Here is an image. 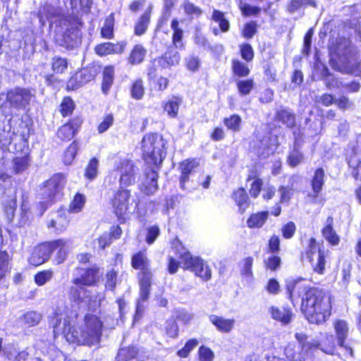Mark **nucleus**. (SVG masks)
Segmentation results:
<instances>
[{"label":"nucleus","instance_id":"1","mask_svg":"<svg viewBox=\"0 0 361 361\" xmlns=\"http://www.w3.org/2000/svg\"><path fill=\"white\" fill-rule=\"evenodd\" d=\"M54 333L63 334L69 343L86 345H95L99 343L103 324L99 318L94 314L85 315L82 322L78 326L72 325L71 322L56 314V322L52 321Z\"/></svg>","mask_w":361,"mask_h":361},{"label":"nucleus","instance_id":"2","mask_svg":"<svg viewBox=\"0 0 361 361\" xmlns=\"http://www.w3.org/2000/svg\"><path fill=\"white\" fill-rule=\"evenodd\" d=\"M290 298L293 297V292L297 290L298 296H302L301 310L306 319L313 324H322L331 315V302L328 293L316 288H307L300 282H295L294 286H287Z\"/></svg>","mask_w":361,"mask_h":361},{"label":"nucleus","instance_id":"3","mask_svg":"<svg viewBox=\"0 0 361 361\" xmlns=\"http://www.w3.org/2000/svg\"><path fill=\"white\" fill-rule=\"evenodd\" d=\"M166 141L157 133L145 135L142 140L143 157L149 165L142 180L140 190L147 195H153L158 189V173L154 168L159 167L164 159Z\"/></svg>","mask_w":361,"mask_h":361},{"label":"nucleus","instance_id":"4","mask_svg":"<svg viewBox=\"0 0 361 361\" xmlns=\"http://www.w3.org/2000/svg\"><path fill=\"white\" fill-rule=\"evenodd\" d=\"M132 267L135 269L140 270L138 274L140 279V297L137 300L136 312L133 323L138 321L142 314L145 309L144 303L147 300L152 280V272L149 269V260L147 257L145 251H140L132 256Z\"/></svg>","mask_w":361,"mask_h":361},{"label":"nucleus","instance_id":"5","mask_svg":"<svg viewBox=\"0 0 361 361\" xmlns=\"http://www.w3.org/2000/svg\"><path fill=\"white\" fill-rule=\"evenodd\" d=\"M295 338L301 343L302 350L305 353L317 348L329 355L335 352L334 338L332 335L321 334L319 338L308 339L305 334H296Z\"/></svg>","mask_w":361,"mask_h":361},{"label":"nucleus","instance_id":"6","mask_svg":"<svg viewBox=\"0 0 361 361\" xmlns=\"http://www.w3.org/2000/svg\"><path fill=\"white\" fill-rule=\"evenodd\" d=\"M114 169L119 175L121 188H127L135 184L139 175L138 167L132 160L126 157L116 159Z\"/></svg>","mask_w":361,"mask_h":361},{"label":"nucleus","instance_id":"7","mask_svg":"<svg viewBox=\"0 0 361 361\" xmlns=\"http://www.w3.org/2000/svg\"><path fill=\"white\" fill-rule=\"evenodd\" d=\"M98 278V270L97 269H88L84 271L81 278H76L73 280V283L75 286L72 287L70 292V295L75 301H81L88 302L92 301V299L87 300L86 290L82 288V286L92 285Z\"/></svg>","mask_w":361,"mask_h":361},{"label":"nucleus","instance_id":"8","mask_svg":"<svg viewBox=\"0 0 361 361\" xmlns=\"http://www.w3.org/2000/svg\"><path fill=\"white\" fill-rule=\"evenodd\" d=\"M180 258L183 263V267L190 269L195 275L204 281H208L212 277V271L209 265L199 257H193L185 249L180 253Z\"/></svg>","mask_w":361,"mask_h":361},{"label":"nucleus","instance_id":"9","mask_svg":"<svg viewBox=\"0 0 361 361\" xmlns=\"http://www.w3.org/2000/svg\"><path fill=\"white\" fill-rule=\"evenodd\" d=\"M306 255L313 270L319 274H324L326 265L324 252L322 250L321 245L313 238L309 240Z\"/></svg>","mask_w":361,"mask_h":361},{"label":"nucleus","instance_id":"10","mask_svg":"<svg viewBox=\"0 0 361 361\" xmlns=\"http://www.w3.org/2000/svg\"><path fill=\"white\" fill-rule=\"evenodd\" d=\"M66 183L65 178L61 174L53 176L48 180L42 188V194L47 202L52 201L58 195L60 194Z\"/></svg>","mask_w":361,"mask_h":361},{"label":"nucleus","instance_id":"11","mask_svg":"<svg viewBox=\"0 0 361 361\" xmlns=\"http://www.w3.org/2000/svg\"><path fill=\"white\" fill-rule=\"evenodd\" d=\"M49 242L35 246L30 254L28 262L34 266H39L47 262L51 256V248Z\"/></svg>","mask_w":361,"mask_h":361},{"label":"nucleus","instance_id":"12","mask_svg":"<svg viewBox=\"0 0 361 361\" xmlns=\"http://www.w3.org/2000/svg\"><path fill=\"white\" fill-rule=\"evenodd\" d=\"M130 192L128 190H119L115 195L113 206L116 214L118 218H123L128 210V202Z\"/></svg>","mask_w":361,"mask_h":361},{"label":"nucleus","instance_id":"13","mask_svg":"<svg viewBox=\"0 0 361 361\" xmlns=\"http://www.w3.org/2000/svg\"><path fill=\"white\" fill-rule=\"evenodd\" d=\"M31 97L30 91L24 89H15L9 91L7 94V100L16 108L25 106L30 102Z\"/></svg>","mask_w":361,"mask_h":361},{"label":"nucleus","instance_id":"14","mask_svg":"<svg viewBox=\"0 0 361 361\" xmlns=\"http://www.w3.org/2000/svg\"><path fill=\"white\" fill-rule=\"evenodd\" d=\"M345 47L346 49L345 56L341 59V64L338 65L337 69L344 73L343 69L348 66H357L355 61L353 60L355 58L357 60L360 59L358 51L357 49L350 44L348 41L345 42Z\"/></svg>","mask_w":361,"mask_h":361},{"label":"nucleus","instance_id":"15","mask_svg":"<svg viewBox=\"0 0 361 361\" xmlns=\"http://www.w3.org/2000/svg\"><path fill=\"white\" fill-rule=\"evenodd\" d=\"M334 327L338 345L341 347H344L350 355L353 356V349L344 345V342L347 338L349 330L347 322L344 320L338 319L334 322Z\"/></svg>","mask_w":361,"mask_h":361},{"label":"nucleus","instance_id":"16","mask_svg":"<svg viewBox=\"0 0 361 361\" xmlns=\"http://www.w3.org/2000/svg\"><path fill=\"white\" fill-rule=\"evenodd\" d=\"M209 320L219 331L225 334L230 333L235 324L234 319H227L215 314H211Z\"/></svg>","mask_w":361,"mask_h":361},{"label":"nucleus","instance_id":"17","mask_svg":"<svg viewBox=\"0 0 361 361\" xmlns=\"http://www.w3.org/2000/svg\"><path fill=\"white\" fill-rule=\"evenodd\" d=\"M50 245L51 254L56 250H58L56 255V261L58 264L63 262L66 258L67 253L70 250V242L65 239H59L49 242Z\"/></svg>","mask_w":361,"mask_h":361},{"label":"nucleus","instance_id":"18","mask_svg":"<svg viewBox=\"0 0 361 361\" xmlns=\"http://www.w3.org/2000/svg\"><path fill=\"white\" fill-rule=\"evenodd\" d=\"M324 172L322 169H317L315 172L314 177L312 180V189L313 193L308 195V197L310 198V201L312 203H317L319 199V194L321 192L324 185Z\"/></svg>","mask_w":361,"mask_h":361},{"label":"nucleus","instance_id":"19","mask_svg":"<svg viewBox=\"0 0 361 361\" xmlns=\"http://www.w3.org/2000/svg\"><path fill=\"white\" fill-rule=\"evenodd\" d=\"M126 44L123 42L116 44L106 42L96 46L94 50L97 54L99 56H106L113 54H121L124 51Z\"/></svg>","mask_w":361,"mask_h":361},{"label":"nucleus","instance_id":"20","mask_svg":"<svg viewBox=\"0 0 361 361\" xmlns=\"http://www.w3.org/2000/svg\"><path fill=\"white\" fill-rule=\"evenodd\" d=\"M81 121L78 119L73 120L63 126L58 130V137L62 140H70L73 137L80 128Z\"/></svg>","mask_w":361,"mask_h":361},{"label":"nucleus","instance_id":"21","mask_svg":"<svg viewBox=\"0 0 361 361\" xmlns=\"http://www.w3.org/2000/svg\"><path fill=\"white\" fill-rule=\"evenodd\" d=\"M198 165L199 162L196 159H186L180 163V184L182 189H185V184L188 181L190 174Z\"/></svg>","mask_w":361,"mask_h":361},{"label":"nucleus","instance_id":"22","mask_svg":"<svg viewBox=\"0 0 361 361\" xmlns=\"http://www.w3.org/2000/svg\"><path fill=\"white\" fill-rule=\"evenodd\" d=\"M334 219L329 216L326 224L322 228V233L325 240L331 245H337L340 242V238L333 228Z\"/></svg>","mask_w":361,"mask_h":361},{"label":"nucleus","instance_id":"23","mask_svg":"<svg viewBox=\"0 0 361 361\" xmlns=\"http://www.w3.org/2000/svg\"><path fill=\"white\" fill-rule=\"evenodd\" d=\"M233 199L238 206L239 212L244 213L249 206V198L244 188H238L233 193Z\"/></svg>","mask_w":361,"mask_h":361},{"label":"nucleus","instance_id":"24","mask_svg":"<svg viewBox=\"0 0 361 361\" xmlns=\"http://www.w3.org/2000/svg\"><path fill=\"white\" fill-rule=\"evenodd\" d=\"M270 313L274 319L283 324L289 323L292 317L290 310L286 307H271L270 308Z\"/></svg>","mask_w":361,"mask_h":361},{"label":"nucleus","instance_id":"25","mask_svg":"<svg viewBox=\"0 0 361 361\" xmlns=\"http://www.w3.org/2000/svg\"><path fill=\"white\" fill-rule=\"evenodd\" d=\"M69 224V219L64 212H59L56 216L48 224L49 228H54L58 232L65 231Z\"/></svg>","mask_w":361,"mask_h":361},{"label":"nucleus","instance_id":"26","mask_svg":"<svg viewBox=\"0 0 361 361\" xmlns=\"http://www.w3.org/2000/svg\"><path fill=\"white\" fill-rule=\"evenodd\" d=\"M325 82L328 87H343L346 89H348V92H357L360 88V85L358 82L353 81L352 82L349 84H345L342 85L341 82L340 85L338 84V82L331 75H328L325 78Z\"/></svg>","mask_w":361,"mask_h":361},{"label":"nucleus","instance_id":"27","mask_svg":"<svg viewBox=\"0 0 361 361\" xmlns=\"http://www.w3.org/2000/svg\"><path fill=\"white\" fill-rule=\"evenodd\" d=\"M181 102L182 99L180 98L173 97L165 103L164 109L169 116L171 118H176L177 116Z\"/></svg>","mask_w":361,"mask_h":361},{"label":"nucleus","instance_id":"28","mask_svg":"<svg viewBox=\"0 0 361 361\" xmlns=\"http://www.w3.org/2000/svg\"><path fill=\"white\" fill-rule=\"evenodd\" d=\"M60 27L61 31L65 30L64 35L65 37H70L71 40L73 39V37H77L78 34V28L76 25L75 22H71L68 19H63L60 22Z\"/></svg>","mask_w":361,"mask_h":361},{"label":"nucleus","instance_id":"29","mask_svg":"<svg viewBox=\"0 0 361 361\" xmlns=\"http://www.w3.org/2000/svg\"><path fill=\"white\" fill-rule=\"evenodd\" d=\"M268 217L267 212H262L253 214L247 221L249 228H260L266 222Z\"/></svg>","mask_w":361,"mask_h":361},{"label":"nucleus","instance_id":"30","mask_svg":"<svg viewBox=\"0 0 361 361\" xmlns=\"http://www.w3.org/2000/svg\"><path fill=\"white\" fill-rule=\"evenodd\" d=\"M146 53V49L142 45H135L128 57L129 63L133 65L140 63L143 61Z\"/></svg>","mask_w":361,"mask_h":361},{"label":"nucleus","instance_id":"31","mask_svg":"<svg viewBox=\"0 0 361 361\" xmlns=\"http://www.w3.org/2000/svg\"><path fill=\"white\" fill-rule=\"evenodd\" d=\"M171 29L173 31V44L178 49L183 47V30L179 27V22L177 19H173L171 25Z\"/></svg>","mask_w":361,"mask_h":361},{"label":"nucleus","instance_id":"32","mask_svg":"<svg viewBox=\"0 0 361 361\" xmlns=\"http://www.w3.org/2000/svg\"><path fill=\"white\" fill-rule=\"evenodd\" d=\"M4 353L11 361H25L28 357V353L26 350L19 352L13 346L6 348Z\"/></svg>","mask_w":361,"mask_h":361},{"label":"nucleus","instance_id":"33","mask_svg":"<svg viewBox=\"0 0 361 361\" xmlns=\"http://www.w3.org/2000/svg\"><path fill=\"white\" fill-rule=\"evenodd\" d=\"M42 315L35 311L26 312L21 318V322L27 327L34 326L39 323Z\"/></svg>","mask_w":361,"mask_h":361},{"label":"nucleus","instance_id":"34","mask_svg":"<svg viewBox=\"0 0 361 361\" xmlns=\"http://www.w3.org/2000/svg\"><path fill=\"white\" fill-rule=\"evenodd\" d=\"M85 197L80 193H77L70 203L69 212L75 214L81 212L85 206Z\"/></svg>","mask_w":361,"mask_h":361},{"label":"nucleus","instance_id":"35","mask_svg":"<svg viewBox=\"0 0 361 361\" xmlns=\"http://www.w3.org/2000/svg\"><path fill=\"white\" fill-rule=\"evenodd\" d=\"M114 18L112 14L108 16L102 28L101 35L102 37L111 39L114 36Z\"/></svg>","mask_w":361,"mask_h":361},{"label":"nucleus","instance_id":"36","mask_svg":"<svg viewBox=\"0 0 361 361\" xmlns=\"http://www.w3.org/2000/svg\"><path fill=\"white\" fill-rule=\"evenodd\" d=\"M232 70L234 75L239 77H246L250 74V68L247 65L238 60H233Z\"/></svg>","mask_w":361,"mask_h":361},{"label":"nucleus","instance_id":"37","mask_svg":"<svg viewBox=\"0 0 361 361\" xmlns=\"http://www.w3.org/2000/svg\"><path fill=\"white\" fill-rule=\"evenodd\" d=\"M212 19L219 23V27L222 32L228 31L230 27L229 22L225 18L223 12L218 10H214Z\"/></svg>","mask_w":361,"mask_h":361},{"label":"nucleus","instance_id":"38","mask_svg":"<svg viewBox=\"0 0 361 361\" xmlns=\"http://www.w3.org/2000/svg\"><path fill=\"white\" fill-rule=\"evenodd\" d=\"M114 74L113 67L109 66L104 68L102 82V90L104 93H107L113 83Z\"/></svg>","mask_w":361,"mask_h":361},{"label":"nucleus","instance_id":"39","mask_svg":"<svg viewBox=\"0 0 361 361\" xmlns=\"http://www.w3.org/2000/svg\"><path fill=\"white\" fill-rule=\"evenodd\" d=\"M236 86L239 94L242 96H245L249 94L254 88V80L252 79L238 80Z\"/></svg>","mask_w":361,"mask_h":361},{"label":"nucleus","instance_id":"40","mask_svg":"<svg viewBox=\"0 0 361 361\" xmlns=\"http://www.w3.org/2000/svg\"><path fill=\"white\" fill-rule=\"evenodd\" d=\"M149 19L150 15L149 13L145 12L143 15H142L135 27V35H142L145 32L149 23Z\"/></svg>","mask_w":361,"mask_h":361},{"label":"nucleus","instance_id":"41","mask_svg":"<svg viewBox=\"0 0 361 361\" xmlns=\"http://www.w3.org/2000/svg\"><path fill=\"white\" fill-rule=\"evenodd\" d=\"M53 276L54 273L50 269L39 271L35 275V282L37 286H44L51 280Z\"/></svg>","mask_w":361,"mask_h":361},{"label":"nucleus","instance_id":"42","mask_svg":"<svg viewBox=\"0 0 361 361\" xmlns=\"http://www.w3.org/2000/svg\"><path fill=\"white\" fill-rule=\"evenodd\" d=\"M13 171L16 173H20L27 169L30 165V160L27 157H16L13 160Z\"/></svg>","mask_w":361,"mask_h":361},{"label":"nucleus","instance_id":"43","mask_svg":"<svg viewBox=\"0 0 361 361\" xmlns=\"http://www.w3.org/2000/svg\"><path fill=\"white\" fill-rule=\"evenodd\" d=\"M99 161L96 158H92L86 167L85 176L90 180L94 179L98 174Z\"/></svg>","mask_w":361,"mask_h":361},{"label":"nucleus","instance_id":"44","mask_svg":"<svg viewBox=\"0 0 361 361\" xmlns=\"http://www.w3.org/2000/svg\"><path fill=\"white\" fill-rule=\"evenodd\" d=\"M224 123L228 129L237 132L240 129L241 118L238 115L233 114L228 118H225Z\"/></svg>","mask_w":361,"mask_h":361},{"label":"nucleus","instance_id":"45","mask_svg":"<svg viewBox=\"0 0 361 361\" xmlns=\"http://www.w3.org/2000/svg\"><path fill=\"white\" fill-rule=\"evenodd\" d=\"M78 149L76 142H72L66 149L63 154V162L66 165L71 164L74 160L77 151Z\"/></svg>","mask_w":361,"mask_h":361},{"label":"nucleus","instance_id":"46","mask_svg":"<svg viewBox=\"0 0 361 361\" xmlns=\"http://www.w3.org/2000/svg\"><path fill=\"white\" fill-rule=\"evenodd\" d=\"M180 60L179 54L177 51L166 52L164 56L159 60V63L165 66V63L169 66H174L178 64Z\"/></svg>","mask_w":361,"mask_h":361},{"label":"nucleus","instance_id":"47","mask_svg":"<svg viewBox=\"0 0 361 361\" xmlns=\"http://www.w3.org/2000/svg\"><path fill=\"white\" fill-rule=\"evenodd\" d=\"M68 63L66 59L54 57L52 59V70L56 73H62L68 68Z\"/></svg>","mask_w":361,"mask_h":361},{"label":"nucleus","instance_id":"48","mask_svg":"<svg viewBox=\"0 0 361 361\" xmlns=\"http://www.w3.org/2000/svg\"><path fill=\"white\" fill-rule=\"evenodd\" d=\"M136 354L137 350L134 347L121 348L118 351L116 358L118 361H127L135 357Z\"/></svg>","mask_w":361,"mask_h":361},{"label":"nucleus","instance_id":"49","mask_svg":"<svg viewBox=\"0 0 361 361\" xmlns=\"http://www.w3.org/2000/svg\"><path fill=\"white\" fill-rule=\"evenodd\" d=\"M278 118L286 125L287 127H293L295 124V117L292 113L288 110H281L278 113Z\"/></svg>","mask_w":361,"mask_h":361},{"label":"nucleus","instance_id":"50","mask_svg":"<svg viewBox=\"0 0 361 361\" xmlns=\"http://www.w3.org/2000/svg\"><path fill=\"white\" fill-rule=\"evenodd\" d=\"M9 271V256L5 251H0V279Z\"/></svg>","mask_w":361,"mask_h":361},{"label":"nucleus","instance_id":"51","mask_svg":"<svg viewBox=\"0 0 361 361\" xmlns=\"http://www.w3.org/2000/svg\"><path fill=\"white\" fill-rule=\"evenodd\" d=\"M197 345L198 341L197 339H190L187 341L183 348L177 352V355L180 357H187Z\"/></svg>","mask_w":361,"mask_h":361},{"label":"nucleus","instance_id":"52","mask_svg":"<svg viewBox=\"0 0 361 361\" xmlns=\"http://www.w3.org/2000/svg\"><path fill=\"white\" fill-rule=\"evenodd\" d=\"M253 259L248 257L244 259L241 263V274L244 277L251 278L252 276V266Z\"/></svg>","mask_w":361,"mask_h":361},{"label":"nucleus","instance_id":"53","mask_svg":"<svg viewBox=\"0 0 361 361\" xmlns=\"http://www.w3.org/2000/svg\"><path fill=\"white\" fill-rule=\"evenodd\" d=\"M112 242L111 233H104L94 241V247L104 250L109 246Z\"/></svg>","mask_w":361,"mask_h":361},{"label":"nucleus","instance_id":"54","mask_svg":"<svg viewBox=\"0 0 361 361\" xmlns=\"http://www.w3.org/2000/svg\"><path fill=\"white\" fill-rule=\"evenodd\" d=\"M145 90L141 80H137L133 84L131 89L132 97L136 99H140L144 95Z\"/></svg>","mask_w":361,"mask_h":361},{"label":"nucleus","instance_id":"55","mask_svg":"<svg viewBox=\"0 0 361 361\" xmlns=\"http://www.w3.org/2000/svg\"><path fill=\"white\" fill-rule=\"evenodd\" d=\"M183 6L185 13L192 18L199 17L202 13V10L199 7L189 1H185Z\"/></svg>","mask_w":361,"mask_h":361},{"label":"nucleus","instance_id":"56","mask_svg":"<svg viewBox=\"0 0 361 361\" xmlns=\"http://www.w3.org/2000/svg\"><path fill=\"white\" fill-rule=\"evenodd\" d=\"M16 207L17 202L16 197H12L4 203V211L8 219H11L14 216Z\"/></svg>","mask_w":361,"mask_h":361},{"label":"nucleus","instance_id":"57","mask_svg":"<svg viewBox=\"0 0 361 361\" xmlns=\"http://www.w3.org/2000/svg\"><path fill=\"white\" fill-rule=\"evenodd\" d=\"M303 161V155L298 149H294L289 154L288 162L290 166H296Z\"/></svg>","mask_w":361,"mask_h":361},{"label":"nucleus","instance_id":"58","mask_svg":"<svg viewBox=\"0 0 361 361\" xmlns=\"http://www.w3.org/2000/svg\"><path fill=\"white\" fill-rule=\"evenodd\" d=\"M114 118L113 114H109L106 115L103 121L100 123V124L98 126V132L99 133H103L105 131H106L114 123Z\"/></svg>","mask_w":361,"mask_h":361},{"label":"nucleus","instance_id":"59","mask_svg":"<svg viewBox=\"0 0 361 361\" xmlns=\"http://www.w3.org/2000/svg\"><path fill=\"white\" fill-rule=\"evenodd\" d=\"M74 109L73 101L70 97L63 99L61 104V112L63 116L71 114Z\"/></svg>","mask_w":361,"mask_h":361},{"label":"nucleus","instance_id":"60","mask_svg":"<svg viewBox=\"0 0 361 361\" xmlns=\"http://www.w3.org/2000/svg\"><path fill=\"white\" fill-rule=\"evenodd\" d=\"M267 292L271 295H277L281 291V286L276 279H270L264 287Z\"/></svg>","mask_w":361,"mask_h":361},{"label":"nucleus","instance_id":"61","mask_svg":"<svg viewBox=\"0 0 361 361\" xmlns=\"http://www.w3.org/2000/svg\"><path fill=\"white\" fill-rule=\"evenodd\" d=\"M200 361H212L214 357L213 351L205 346H201L198 350Z\"/></svg>","mask_w":361,"mask_h":361},{"label":"nucleus","instance_id":"62","mask_svg":"<svg viewBox=\"0 0 361 361\" xmlns=\"http://www.w3.org/2000/svg\"><path fill=\"white\" fill-rule=\"evenodd\" d=\"M160 233L159 228L157 226H152L147 229L146 242L152 244Z\"/></svg>","mask_w":361,"mask_h":361},{"label":"nucleus","instance_id":"63","mask_svg":"<svg viewBox=\"0 0 361 361\" xmlns=\"http://www.w3.org/2000/svg\"><path fill=\"white\" fill-rule=\"evenodd\" d=\"M95 76V73L90 69L83 68L80 71L78 72V77L82 80L81 83H84L85 85L88 82L92 81Z\"/></svg>","mask_w":361,"mask_h":361},{"label":"nucleus","instance_id":"64","mask_svg":"<svg viewBox=\"0 0 361 361\" xmlns=\"http://www.w3.org/2000/svg\"><path fill=\"white\" fill-rule=\"evenodd\" d=\"M82 80L80 78V77H78V72L75 73L74 75H73L67 82L66 88L68 90H75L82 85H84V83H81Z\"/></svg>","mask_w":361,"mask_h":361}]
</instances>
